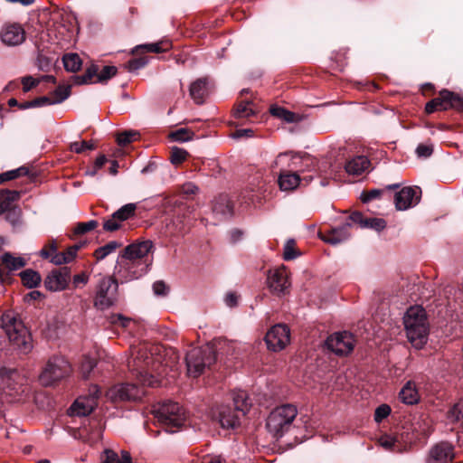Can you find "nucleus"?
I'll return each instance as SVG.
<instances>
[{
  "mask_svg": "<svg viewBox=\"0 0 463 463\" xmlns=\"http://www.w3.org/2000/svg\"><path fill=\"white\" fill-rule=\"evenodd\" d=\"M158 351V346L143 345L138 348L136 357L128 363L129 369L143 386L157 387L160 385L158 377L149 372L150 368L152 371H158L159 358L154 357V353Z\"/></svg>",
  "mask_w": 463,
  "mask_h": 463,
  "instance_id": "1",
  "label": "nucleus"
},
{
  "mask_svg": "<svg viewBox=\"0 0 463 463\" xmlns=\"http://www.w3.org/2000/svg\"><path fill=\"white\" fill-rule=\"evenodd\" d=\"M403 323L409 342L417 349L422 348L429 336L425 310L420 306L411 307L404 315Z\"/></svg>",
  "mask_w": 463,
  "mask_h": 463,
  "instance_id": "2",
  "label": "nucleus"
},
{
  "mask_svg": "<svg viewBox=\"0 0 463 463\" xmlns=\"http://www.w3.org/2000/svg\"><path fill=\"white\" fill-rule=\"evenodd\" d=\"M0 327L5 331L10 344L20 353L28 354L33 349L32 337L22 320L14 313L6 312L0 317Z\"/></svg>",
  "mask_w": 463,
  "mask_h": 463,
  "instance_id": "3",
  "label": "nucleus"
},
{
  "mask_svg": "<svg viewBox=\"0 0 463 463\" xmlns=\"http://www.w3.org/2000/svg\"><path fill=\"white\" fill-rule=\"evenodd\" d=\"M0 389L17 401L28 397L31 392L29 380L24 374L5 367H0Z\"/></svg>",
  "mask_w": 463,
  "mask_h": 463,
  "instance_id": "4",
  "label": "nucleus"
},
{
  "mask_svg": "<svg viewBox=\"0 0 463 463\" xmlns=\"http://www.w3.org/2000/svg\"><path fill=\"white\" fill-rule=\"evenodd\" d=\"M155 418L167 432L177 431L186 421V413L177 402H165L153 410Z\"/></svg>",
  "mask_w": 463,
  "mask_h": 463,
  "instance_id": "5",
  "label": "nucleus"
},
{
  "mask_svg": "<svg viewBox=\"0 0 463 463\" xmlns=\"http://www.w3.org/2000/svg\"><path fill=\"white\" fill-rule=\"evenodd\" d=\"M297 415V408L291 404L277 407L267 418L266 428L273 438L279 439L288 431Z\"/></svg>",
  "mask_w": 463,
  "mask_h": 463,
  "instance_id": "6",
  "label": "nucleus"
},
{
  "mask_svg": "<svg viewBox=\"0 0 463 463\" xmlns=\"http://www.w3.org/2000/svg\"><path fill=\"white\" fill-rule=\"evenodd\" d=\"M185 360L188 374L195 378L215 363L216 350L210 345L195 347L187 353Z\"/></svg>",
  "mask_w": 463,
  "mask_h": 463,
  "instance_id": "7",
  "label": "nucleus"
},
{
  "mask_svg": "<svg viewBox=\"0 0 463 463\" xmlns=\"http://www.w3.org/2000/svg\"><path fill=\"white\" fill-rule=\"evenodd\" d=\"M118 281L113 277H102L96 287L94 306L100 310L114 306L118 299Z\"/></svg>",
  "mask_w": 463,
  "mask_h": 463,
  "instance_id": "8",
  "label": "nucleus"
},
{
  "mask_svg": "<svg viewBox=\"0 0 463 463\" xmlns=\"http://www.w3.org/2000/svg\"><path fill=\"white\" fill-rule=\"evenodd\" d=\"M70 373L71 366L65 358L52 357L47 362L40 374V381L43 385L50 386L69 375Z\"/></svg>",
  "mask_w": 463,
  "mask_h": 463,
  "instance_id": "9",
  "label": "nucleus"
},
{
  "mask_svg": "<svg viewBox=\"0 0 463 463\" xmlns=\"http://www.w3.org/2000/svg\"><path fill=\"white\" fill-rule=\"evenodd\" d=\"M449 109H454L458 111L463 110V98L448 90L439 91L437 98L432 99L425 106V111L431 114L435 111H443Z\"/></svg>",
  "mask_w": 463,
  "mask_h": 463,
  "instance_id": "10",
  "label": "nucleus"
},
{
  "mask_svg": "<svg viewBox=\"0 0 463 463\" xmlns=\"http://www.w3.org/2000/svg\"><path fill=\"white\" fill-rule=\"evenodd\" d=\"M145 394L142 387L133 383H122L112 386L106 392L111 402L136 401Z\"/></svg>",
  "mask_w": 463,
  "mask_h": 463,
  "instance_id": "11",
  "label": "nucleus"
},
{
  "mask_svg": "<svg viewBox=\"0 0 463 463\" xmlns=\"http://www.w3.org/2000/svg\"><path fill=\"white\" fill-rule=\"evenodd\" d=\"M265 342L269 350L279 352L290 342V330L288 326L278 324L272 326L265 335Z\"/></svg>",
  "mask_w": 463,
  "mask_h": 463,
  "instance_id": "12",
  "label": "nucleus"
},
{
  "mask_svg": "<svg viewBox=\"0 0 463 463\" xmlns=\"http://www.w3.org/2000/svg\"><path fill=\"white\" fill-rule=\"evenodd\" d=\"M326 345L335 354L346 355L353 351L354 339L353 335L346 331L338 332L328 336Z\"/></svg>",
  "mask_w": 463,
  "mask_h": 463,
  "instance_id": "13",
  "label": "nucleus"
},
{
  "mask_svg": "<svg viewBox=\"0 0 463 463\" xmlns=\"http://www.w3.org/2000/svg\"><path fill=\"white\" fill-rule=\"evenodd\" d=\"M421 195V190L418 186L403 187L395 194L394 203L398 211H405L419 203Z\"/></svg>",
  "mask_w": 463,
  "mask_h": 463,
  "instance_id": "14",
  "label": "nucleus"
},
{
  "mask_svg": "<svg viewBox=\"0 0 463 463\" xmlns=\"http://www.w3.org/2000/svg\"><path fill=\"white\" fill-rule=\"evenodd\" d=\"M268 287L273 294L285 295L288 292L290 283L285 267L269 270L267 278Z\"/></svg>",
  "mask_w": 463,
  "mask_h": 463,
  "instance_id": "15",
  "label": "nucleus"
},
{
  "mask_svg": "<svg viewBox=\"0 0 463 463\" xmlns=\"http://www.w3.org/2000/svg\"><path fill=\"white\" fill-rule=\"evenodd\" d=\"M70 276V269L67 267L54 269L46 277L44 286L50 291L63 290L68 285Z\"/></svg>",
  "mask_w": 463,
  "mask_h": 463,
  "instance_id": "16",
  "label": "nucleus"
},
{
  "mask_svg": "<svg viewBox=\"0 0 463 463\" xmlns=\"http://www.w3.org/2000/svg\"><path fill=\"white\" fill-rule=\"evenodd\" d=\"M25 31L19 24H8L3 26L0 36L2 42L8 46H16L25 41Z\"/></svg>",
  "mask_w": 463,
  "mask_h": 463,
  "instance_id": "17",
  "label": "nucleus"
},
{
  "mask_svg": "<svg viewBox=\"0 0 463 463\" xmlns=\"http://www.w3.org/2000/svg\"><path fill=\"white\" fill-rule=\"evenodd\" d=\"M454 458L453 448L446 442H441L431 448L427 463H449Z\"/></svg>",
  "mask_w": 463,
  "mask_h": 463,
  "instance_id": "18",
  "label": "nucleus"
},
{
  "mask_svg": "<svg viewBox=\"0 0 463 463\" xmlns=\"http://www.w3.org/2000/svg\"><path fill=\"white\" fill-rule=\"evenodd\" d=\"M242 416L231 406H222L219 409V421L222 428L233 429L240 425Z\"/></svg>",
  "mask_w": 463,
  "mask_h": 463,
  "instance_id": "19",
  "label": "nucleus"
},
{
  "mask_svg": "<svg viewBox=\"0 0 463 463\" xmlns=\"http://www.w3.org/2000/svg\"><path fill=\"white\" fill-rule=\"evenodd\" d=\"M350 222H345L338 228H334L331 231L320 235V238L326 243L336 245L347 240L350 236L349 228Z\"/></svg>",
  "mask_w": 463,
  "mask_h": 463,
  "instance_id": "20",
  "label": "nucleus"
},
{
  "mask_svg": "<svg viewBox=\"0 0 463 463\" xmlns=\"http://www.w3.org/2000/svg\"><path fill=\"white\" fill-rule=\"evenodd\" d=\"M152 247L153 244L150 241L134 243L126 247L122 257L131 260L141 259L147 255Z\"/></svg>",
  "mask_w": 463,
  "mask_h": 463,
  "instance_id": "21",
  "label": "nucleus"
},
{
  "mask_svg": "<svg viewBox=\"0 0 463 463\" xmlns=\"http://www.w3.org/2000/svg\"><path fill=\"white\" fill-rule=\"evenodd\" d=\"M209 94L207 79H198L190 86V96L197 104H203Z\"/></svg>",
  "mask_w": 463,
  "mask_h": 463,
  "instance_id": "22",
  "label": "nucleus"
},
{
  "mask_svg": "<svg viewBox=\"0 0 463 463\" xmlns=\"http://www.w3.org/2000/svg\"><path fill=\"white\" fill-rule=\"evenodd\" d=\"M97 406L94 399H88L87 397H80L71 406L70 411L72 415L86 416L92 412Z\"/></svg>",
  "mask_w": 463,
  "mask_h": 463,
  "instance_id": "23",
  "label": "nucleus"
},
{
  "mask_svg": "<svg viewBox=\"0 0 463 463\" xmlns=\"http://www.w3.org/2000/svg\"><path fill=\"white\" fill-rule=\"evenodd\" d=\"M20 198V193L17 191L2 190L0 192V214L17 210L14 202Z\"/></svg>",
  "mask_w": 463,
  "mask_h": 463,
  "instance_id": "24",
  "label": "nucleus"
},
{
  "mask_svg": "<svg viewBox=\"0 0 463 463\" xmlns=\"http://www.w3.org/2000/svg\"><path fill=\"white\" fill-rule=\"evenodd\" d=\"M370 167V161L364 156H356L345 164V171L349 175H360L368 170Z\"/></svg>",
  "mask_w": 463,
  "mask_h": 463,
  "instance_id": "25",
  "label": "nucleus"
},
{
  "mask_svg": "<svg viewBox=\"0 0 463 463\" xmlns=\"http://www.w3.org/2000/svg\"><path fill=\"white\" fill-rule=\"evenodd\" d=\"M399 397L405 404L412 405L419 402L420 396L416 389V384L412 381H409L402 388Z\"/></svg>",
  "mask_w": 463,
  "mask_h": 463,
  "instance_id": "26",
  "label": "nucleus"
},
{
  "mask_svg": "<svg viewBox=\"0 0 463 463\" xmlns=\"http://www.w3.org/2000/svg\"><path fill=\"white\" fill-rule=\"evenodd\" d=\"M378 444L388 451L401 452L402 446L397 435L383 434L379 437Z\"/></svg>",
  "mask_w": 463,
  "mask_h": 463,
  "instance_id": "27",
  "label": "nucleus"
},
{
  "mask_svg": "<svg viewBox=\"0 0 463 463\" xmlns=\"http://www.w3.org/2000/svg\"><path fill=\"white\" fill-rule=\"evenodd\" d=\"M300 182V177L297 173H283L279 177V184L283 191H292L296 189Z\"/></svg>",
  "mask_w": 463,
  "mask_h": 463,
  "instance_id": "28",
  "label": "nucleus"
},
{
  "mask_svg": "<svg viewBox=\"0 0 463 463\" xmlns=\"http://www.w3.org/2000/svg\"><path fill=\"white\" fill-rule=\"evenodd\" d=\"M101 463H132V459L127 451H122L119 456L111 449H105L101 456Z\"/></svg>",
  "mask_w": 463,
  "mask_h": 463,
  "instance_id": "29",
  "label": "nucleus"
},
{
  "mask_svg": "<svg viewBox=\"0 0 463 463\" xmlns=\"http://www.w3.org/2000/svg\"><path fill=\"white\" fill-rule=\"evenodd\" d=\"M99 67L98 65L91 64L87 68L85 73L81 76H74L73 82L78 85L81 84H89L94 82L93 79L96 78L95 81H98V73Z\"/></svg>",
  "mask_w": 463,
  "mask_h": 463,
  "instance_id": "30",
  "label": "nucleus"
},
{
  "mask_svg": "<svg viewBox=\"0 0 463 463\" xmlns=\"http://www.w3.org/2000/svg\"><path fill=\"white\" fill-rule=\"evenodd\" d=\"M399 187V184H393L387 185L385 189H372L367 192H363L360 195V199L363 203H366L374 199H379L384 194L385 190H395Z\"/></svg>",
  "mask_w": 463,
  "mask_h": 463,
  "instance_id": "31",
  "label": "nucleus"
},
{
  "mask_svg": "<svg viewBox=\"0 0 463 463\" xmlns=\"http://www.w3.org/2000/svg\"><path fill=\"white\" fill-rule=\"evenodd\" d=\"M20 276L23 284L29 288L37 287L42 280L41 275L33 269H26L21 272Z\"/></svg>",
  "mask_w": 463,
  "mask_h": 463,
  "instance_id": "32",
  "label": "nucleus"
},
{
  "mask_svg": "<svg viewBox=\"0 0 463 463\" xmlns=\"http://www.w3.org/2000/svg\"><path fill=\"white\" fill-rule=\"evenodd\" d=\"M2 263L9 270H17L25 266V261L21 257H14L9 252H5L1 257Z\"/></svg>",
  "mask_w": 463,
  "mask_h": 463,
  "instance_id": "33",
  "label": "nucleus"
},
{
  "mask_svg": "<svg viewBox=\"0 0 463 463\" xmlns=\"http://www.w3.org/2000/svg\"><path fill=\"white\" fill-rule=\"evenodd\" d=\"M250 404L245 392H241L233 398V408L243 417L250 411Z\"/></svg>",
  "mask_w": 463,
  "mask_h": 463,
  "instance_id": "34",
  "label": "nucleus"
},
{
  "mask_svg": "<svg viewBox=\"0 0 463 463\" xmlns=\"http://www.w3.org/2000/svg\"><path fill=\"white\" fill-rule=\"evenodd\" d=\"M447 418L451 423L463 422V399L457 402L449 410Z\"/></svg>",
  "mask_w": 463,
  "mask_h": 463,
  "instance_id": "35",
  "label": "nucleus"
},
{
  "mask_svg": "<svg viewBox=\"0 0 463 463\" xmlns=\"http://www.w3.org/2000/svg\"><path fill=\"white\" fill-rule=\"evenodd\" d=\"M64 68L68 71L76 72L81 67V60L76 53H69L63 56Z\"/></svg>",
  "mask_w": 463,
  "mask_h": 463,
  "instance_id": "36",
  "label": "nucleus"
},
{
  "mask_svg": "<svg viewBox=\"0 0 463 463\" xmlns=\"http://www.w3.org/2000/svg\"><path fill=\"white\" fill-rule=\"evenodd\" d=\"M137 210L136 203H127L116 211L113 214L115 218H118L121 222L130 219L135 215Z\"/></svg>",
  "mask_w": 463,
  "mask_h": 463,
  "instance_id": "37",
  "label": "nucleus"
},
{
  "mask_svg": "<svg viewBox=\"0 0 463 463\" xmlns=\"http://www.w3.org/2000/svg\"><path fill=\"white\" fill-rule=\"evenodd\" d=\"M118 247H120V244L118 241H109L106 245L98 248L94 251V256L97 259V260H101L105 259L108 255L114 252Z\"/></svg>",
  "mask_w": 463,
  "mask_h": 463,
  "instance_id": "38",
  "label": "nucleus"
},
{
  "mask_svg": "<svg viewBox=\"0 0 463 463\" xmlns=\"http://www.w3.org/2000/svg\"><path fill=\"white\" fill-rule=\"evenodd\" d=\"M252 103L250 101H243L237 105L234 109V116L237 118H247L254 115L255 111L252 109Z\"/></svg>",
  "mask_w": 463,
  "mask_h": 463,
  "instance_id": "39",
  "label": "nucleus"
},
{
  "mask_svg": "<svg viewBox=\"0 0 463 463\" xmlns=\"http://www.w3.org/2000/svg\"><path fill=\"white\" fill-rule=\"evenodd\" d=\"M194 133L189 128H179L169 134V137L177 142H185L192 140Z\"/></svg>",
  "mask_w": 463,
  "mask_h": 463,
  "instance_id": "40",
  "label": "nucleus"
},
{
  "mask_svg": "<svg viewBox=\"0 0 463 463\" xmlns=\"http://www.w3.org/2000/svg\"><path fill=\"white\" fill-rule=\"evenodd\" d=\"M29 174V169L25 166H21L17 169L7 171L0 175V183L4 181L14 180L17 177L26 175Z\"/></svg>",
  "mask_w": 463,
  "mask_h": 463,
  "instance_id": "41",
  "label": "nucleus"
},
{
  "mask_svg": "<svg viewBox=\"0 0 463 463\" xmlns=\"http://www.w3.org/2000/svg\"><path fill=\"white\" fill-rule=\"evenodd\" d=\"M70 93H71V86L60 85L53 91L52 99L55 104L61 103L70 96Z\"/></svg>",
  "mask_w": 463,
  "mask_h": 463,
  "instance_id": "42",
  "label": "nucleus"
},
{
  "mask_svg": "<svg viewBox=\"0 0 463 463\" xmlns=\"http://www.w3.org/2000/svg\"><path fill=\"white\" fill-rule=\"evenodd\" d=\"M270 111L272 115L284 119L286 122L291 123L296 121L297 115L283 108H274Z\"/></svg>",
  "mask_w": 463,
  "mask_h": 463,
  "instance_id": "43",
  "label": "nucleus"
},
{
  "mask_svg": "<svg viewBox=\"0 0 463 463\" xmlns=\"http://www.w3.org/2000/svg\"><path fill=\"white\" fill-rule=\"evenodd\" d=\"M413 431H415L418 436L426 437L430 432V426L428 420H417L412 424Z\"/></svg>",
  "mask_w": 463,
  "mask_h": 463,
  "instance_id": "44",
  "label": "nucleus"
},
{
  "mask_svg": "<svg viewBox=\"0 0 463 463\" xmlns=\"http://www.w3.org/2000/svg\"><path fill=\"white\" fill-rule=\"evenodd\" d=\"M99 226V222L95 220L87 222H79L74 228V233L77 235L87 233Z\"/></svg>",
  "mask_w": 463,
  "mask_h": 463,
  "instance_id": "45",
  "label": "nucleus"
},
{
  "mask_svg": "<svg viewBox=\"0 0 463 463\" xmlns=\"http://www.w3.org/2000/svg\"><path fill=\"white\" fill-rule=\"evenodd\" d=\"M295 241L288 240L284 246L283 258L285 260H291L298 256V252L295 249Z\"/></svg>",
  "mask_w": 463,
  "mask_h": 463,
  "instance_id": "46",
  "label": "nucleus"
},
{
  "mask_svg": "<svg viewBox=\"0 0 463 463\" xmlns=\"http://www.w3.org/2000/svg\"><path fill=\"white\" fill-rule=\"evenodd\" d=\"M221 203H215L213 205V211L217 213H221L222 215H231L232 214V205L226 197L221 199Z\"/></svg>",
  "mask_w": 463,
  "mask_h": 463,
  "instance_id": "47",
  "label": "nucleus"
},
{
  "mask_svg": "<svg viewBox=\"0 0 463 463\" xmlns=\"http://www.w3.org/2000/svg\"><path fill=\"white\" fill-rule=\"evenodd\" d=\"M386 227V222L382 218H366L364 222V228H371L377 232Z\"/></svg>",
  "mask_w": 463,
  "mask_h": 463,
  "instance_id": "48",
  "label": "nucleus"
},
{
  "mask_svg": "<svg viewBox=\"0 0 463 463\" xmlns=\"http://www.w3.org/2000/svg\"><path fill=\"white\" fill-rule=\"evenodd\" d=\"M188 156L187 151L179 147H173L171 151L170 160L173 164L178 165L184 162Z\"/></svg>",
  "mask_w": 463,
  "mask_h": 463,
  "instance_id": "49",
  "label": "nucleus"
},
{
  "mask_svg": "<svg viewBox=\"0 0 463 463\" xmlns=\"http://www.w3.org/2000/svg\"><path fill=\"white\" fill-rule=\"evenodd\" d=\"M137 132L133 130L124 131L118 135L117 141L119 146H127L135 140Z\"/></svg>",
  "mask_w": 463,
  "mask_h": 463,
  "instance_id": "50",
  "label": "nucleus"
},
{
  "mask_svg": "<svg viewBox=\"0 0 463 463\" xmlns=\"http://www.w3.org/2000/svg\"><path fill=\"white\" fill-rule=\"evenodd\" d=\"M93 148L94 145L85 140L76 141L71 144V150L77 154H80L86 150H92Z\"/></svg>",
  "mask_w": 463,
  "mask_h": 463,
  "instance_id": "51",
  "label": "nucleus"
},
{
  "mask_svg": "<svg viewBox=\"0 0 463 463\" xmlns=\"http://www.w3.org/2000/svg\"><path fill=\"white\" fill-rule=\"evenodd\" d=\"M118 69L115 66H104L98 75V81L102 82L111 79L117 74Z\"/></svg>",
  "mask_w": 463,
  "mask_h": 463,
  "instance_id": "52",
  "label": "nucleus"
},
{
  "mask_svg": "<svg viewBox=\"0 0 463 463\" xmlns=\"http://www.w3.org/2000/svg\"><path fill=\"white\" fill-rule=\"evenodd\" d=\"M162 44H163L162 43H155L138 45L136 47V50L137 51L146 50V52H149L159 53V52L166 51L168 48V46L163 47Z\"/></svg>",
  "mask_w": 463,
  "mask_h": 463,
  "instance_id": "53",
  "label": "nucleus"
},
{
  "mask_svg": "<svg viewBox=\"0 0 463 463\" xmlns=\"http://www.w3.org/2000/svg\"><path fill=\"white\" fill-rule=\"evenodd\" d=\"M51 250L53 251L52 256L51 257V262L55 265H61L64 263H68L64 254L62 252L57 251V246L54 241L51 243Z\"/></svg>",
  "mask_w": 463,
  "mask_h": 463,
  "instance_id": "54",
  "label": "nucleus"
},
{
  "mask_svg": "<svg viewBox=\"0 0 463 463\" xmlns=\"http://www.w3.org/2000/svg\"><path fill=\"white\" fill-rule=\"evenodd\" d=\"M391 413V408L387 404H382L376 408L374 411V420L381 422L383 419L387 418Z\"/></svg>",
  "mask_w": 463,
  "mask_h": 463,
  "instance_id": "55",
  "label": "nucleus"
},
{
  "mask_svg": "<svg viewBox=\"0 0 463 463\" xmlns=\"http://www.w3.org/2000/svg\"><path fill=\"white\" fill-rule=\"evenodd\" d=\"M121 222L114 217V214L103 223V229L106 232H115L121 228Z\"/></svg>",
  "mask_w": 463,
  "mask_h": 463,
  "instance_id": "56",
  "label": "nucleus"
},
{
  "mask_svg": "<svg viewBox=\"0 0 463 463\" xmlns=\"http://www.w3.org/2000/svg\"><path fill=\"white\" fill-rule=\"evenodd\" d=\"M146 63L147 59L146 57L135 58L128 61L127 68L129 71H135L143 68Z\"/></svg>",
  "mask_w": 463,
  "mask_h": 463,
  "instance_id": "57",
  "label": "nucleus"
},
{
  "mask_svg": "<svg viewBox=\"0 0 463 463\" xmlns=\"http://www.w3.org/2000/svg\"><path fill=\"white\" fill-rule=\"evenodd\" d=\"M433 153L431 144H420L416 148V154L419 157H429Z\"/></svg>",
  "mask_w": 463,
  "mask_h": 463,
  "instance_id": "58",
  "label": "nucleus"
},
{
  "mask_svg": "<svg viewBox=\"0 0 463 463\" xmlns=\"http://www.w3.org/2000/svg\"><path fill=\"white\" fill-rule=\"evenodd\" d=\"M96 363L93 359L86 358L81 364V373L87 378L95 367Z\"/></svg>",
  "mask_w": 463,
  "mask_h": 463,
  "instance_id": "59",
  "label": "nucleus"
},
{
  "mask_svg": "<svg viewBox=\"0 0 463 463\" xmlns=\"http://www.w3.org/2000/svg\"><path fill=\"white\" fill-rule=\"evenodd\" d=\"M153 290L156 296H165L169 288L164 281H156L153 284Z\"/></svg>",
  "mask_w": 463,
  "mask_h": 463,
  "instance_id": "60",
  "label": "nucleus"
},
{
  "mask_svg": "<svg viewBox=\"0 0 463 463\" xmlns=\"http://www.w3.org/2000/svg\"><path fill=\"white\" fill-rule=\"evenodd\" d=\"M31 104L35 107H42V106H47V105H53L55 104L52 98L50 97H40L37 99H34L33 100H31Z\"/></svg>",
  "mask_w": 463,
  "mask_h": 463,
  "instance_id": "61",
  "label": "nucleus"
},
{
  "mask_svg": "<svg viewBox=\"0 0 463 463\" xmlns=\"http://www.w3.org/2000/svg\"><path fill=\"white\" fill-rule=\"evenodd\" d=\"M23 90L24 92L29 91L31 89L38 84V81L31 76L23 78L22 80Z\"/></svg>",
  "mask_w": 463,
  "mask_h": 463,
  "instance_id": "62",
  "label": "nucleus"
},
{
  "mask_svg": "<svg viewBox=\"0 0 463 463\" xmlns=\"http://www.w3.org/2000/svg\"><path fill=\"white\" fill-rule=\"evenodd\" d=\"M80 248V245H73L62 252L68 263L74 260Z\"/></svg>",
  "mask_w": 463,
  "mask_h": 463,
  "instance_id": "63",
  "label": "nucleus"
},
{
  "mask_svg": "<svg viewBox=\"0 0 463 463\" xmlns=\"http://www.w3.org/2000/svg\"><path fill=\"white\" fill-rule=\"evenodd\" d=\"M181 191L184 194L192 195L198 192V187L193 183H185L182 185Z\"/></svg>",
  "mask_w": 463,
  "mask_h": 463,
  "instance_id": "64",
  "label": "nucleus"
}]
</instances>
